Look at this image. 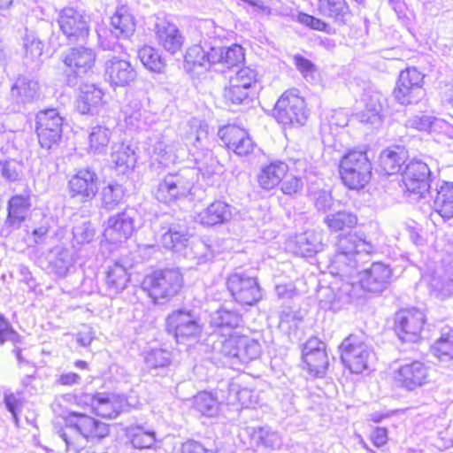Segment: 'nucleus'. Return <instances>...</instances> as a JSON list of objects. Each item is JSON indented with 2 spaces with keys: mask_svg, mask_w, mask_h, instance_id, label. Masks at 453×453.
<instances>
[{
  "mask_svg": "<svg viewBox=\"0 0 453 453\" xmlns=\"http://www.w3.org/2000/svg\"><path fill=\"white\" fill-rule=\"evenodd\" d=\"M334 250L329 270L331 274L340 278L342 283L336 293L332 288L325 290V296L328 299L319 301L321 308L337 311L342 305L360 297L363 290L380 294L388 287L392 277L388 265L377 262L372 263L369 268L359 271L362 257L374 251V245L363 234L349 233L339 235Z\"/></svg>",
  "mask_w": 453,
  "mask_h": 453,
  "instance_id": "obj_1",
  "label": "nucleus"
},
{
  "mask_svg": "<svg viewBox=\"0 0 453 453\" xmlns=\"http://www.w3.org/2000/svg\"><path fill=\"white\" fill-rule=\"evenodd\" d=\"M107 424L78 411L70 412L58 435L65 442V451L78 453L83 449V439H103L109 434Z\"/></svg>",
  "mask_w": 453,
  "mask_h": 453,
  "instance_id": "obj_2",
  "label": "nucleus"
},
{
  "mask_svg": "<svg viewBox=\"0 0 453 453\" xmlns=\"http://www.w3.org/2000/svg\"><path fill=\"white\" fill-rule=\"evenodd\" d=\"M214 349L221 356V363L234 370L259 357L260 343L246 335H231L214 345Z\"/></svg>",
  "mask_w": 453,
  "mask_h": 453,
  "instance_id": "obj_3",
  "label": "nucleus"
},
{
  "mask_svg": "<svg viewBox=\"0 0 453 453\" xmlns=\"http://www.w3.org/2000/svg\"><path fill=\"white\" fill-rule=\"evenodd\" d=\"M196 181L197 173L191 167L168 173L159 180L154 194L155 198L166 204L174 203L187 198Z\"/></svg>",
  "mask_w": 453,
  "mask_h": 453,
  "instance_id": "obj_4",
  "label": "nucleus"
},
{
  "mask_svg": "<svg viewBox=\"0 0 453 453\" xmlns=\"http://www.w3.org/2000/svg\"><path fill=\"white\" fill-rule=\"evenodd\" d=\"M342 182L350 189L364 188L372 177V164L365 151L350 150L340 162Z\"/></svg>",
  "mask_w": 453,
  "mask_h": 453,
  "instance_id": "obj_5",
  "label": "nucleus"
},
{
  "mask_svg": "<svg viewBox=\"0 0 453 453\" xmlns=\"http://www.w3.org/2000/svg\"><path fill=\"white\" fill-rule=\"evenodd\" d=\"M183 277L178 269L156 271L147 275L142 288L148 291L154 303H161L175 296L182 288Z\"/></svg>",
  "mask_w": 453,
  "mask_h": 453,
  "instance_id": "obj_6",
  "label": "nucleus"
},
{
  "mask_svg": "<svg viewBox=\"0 0 453 453\" xmlns=\"http://www.w3.org/2000/svg\"><path fill=\"white\" fill-rule=\"evenodd\" d=\"M73 397L77 405L89 408L92 413L104 418H115L127 408L124 395L111 393H81Z\"/></svg>",
  "mask_w": 453,
  "mask_h": 453,
  "instance_id": "obj_7",
  "label": "nucleus"
},
{
  "mask_svg": "<svg viewBox=\"0 0 453 453\" xmlns=\"http://www.w3.org/2000/svg\"><path fill=\"white\" fill-rule=\"evenodd\" d=\"M340 351L342 364L352 373H361L368 369L374 357L372 347L355 334H350L342 341Z\"/></svg>",
  "mask_w": 453,
  "mask_h": 453,
  "instance_id": "obj_8",
  "label": "nucleus"
},
{
  "mask_svg": "<svg viewBox=\"0 0 453 453\" xmlns=\"http://www.w3.org/2000/svg\"><path fill=\"white\" fill-rule=\"evenodd\" d=\"M275 117L283 126H303L307 120L308 112L305 102L299 91L292 88L285 91L278 99Z\"/></svg>",
  "mask_w": 453,
  "mask_h": 453,
  "instance_id": "obj_9",
  "label": "nucleus"
},
{
  "mask_svg": "<svg viewBox=\"0 0 453 453\" xmlns=\"http://www.w3.org/2000/svg\"><path fill=\"white\" fill-rule=\"evenodd\" d=\"M424 74L415 67H408L399 74L393 95L403 105L416 104L426 96Z\"/></svg>",
  "mask_w": 453,
  "mask_h": 453,
  "instance_id": "obj_10",
  "label": "nucleus"
},
{
  "mask_svg": "<svg viewBox=\"0 0 453 453\" xmlns=\"http://www.w3.org/2000/svg\"><path fill=\"white\" fill-rule=\"evenodd\" d=\"M226 287L234 300L242 305H254L262 298V289L256 276L246 271L232 273Z\"/></svg>",
  "mask_w": 453,
  "mask_h": 453,
  "instance_id": "obj_11",
  "label": "nucleus"
},
{
  "mask_svg": "<svg viewBox=\"0 0 453 453\" xmlns=\"http://www.w3.org/2000/svg\"><path fill=\"white\" fill-rule=\"evenodd\" d=\"M166 329L178 342L197 339L203 330L200 319L191 311L177 310L168 315Z\"/></svg>",
  "mask_w": 453,
  "mask_h": 453,
  "instance_id": "obj_12",
  "label": "nucleus"
},
{
  "mask_svg": "<svg viewBox=\"0 0 453 453\" xmlns=\"http://www.w3.org/2000/svg\"><path fill=\"white\" fill-rule=\"evenodd\" d=\"M63 118L56 109L41 111L36 115V133L42 148L51 150L62 137Z\"/></svg>",
  "mask_w": 453,
  "mask_h": 453,
  "instance_id": "obj_13",
  "label": "nucleus"
},
{
  "mask_svg": "<svg viewBox=\"0 0 453 453\" xmlns=\"http://www.w3.org/2000/svg\"><path fill=\"white\" fill-rule=\"evenodd\" d=\"M96 54L93 50L83 46L73 47L64 53L63 62L66 68L65 74L69 86H75L78 79L86 74L93 67Z\"/></svg>",
  "mask_w": 453,
  "mask_h": 453,
  "instance_id": "obj_14",
  "label": "nucleus"
},
{
  "mask_svg": "<svg viewBox=\"0 0 453 453\" xmlns=\"http://www.w3.org/2000/svg\"><path fill=\"white\" fill-rule=\"evenodd\" d=\"M431 170L428 165L421 160L410 161L403 172V181L406 192L413 195L415 200L424 198L430 189Z\"/></svg>",
  "mask_w": 453,
  "mask_h": 453,
  "instance_id": "obj_15",
  "label": "nucleus"
},
{
  "mask_svg": "<svg viewBox=\"0 0 453 453\" xmlns=\"http://www.w3.org/2000/svg\"><path fill=\"white\" fill-rule=\"evenodd\" d=\"M57 21L60 30L71 42L84 41L89 34V17L73 7L62 9Z\"/></svg>",
  "mask_w": 453,
  "mask_h": 453,
  "instance_id": "obj_16",
  "label": "nucleus"
},
{
  "mask_svg": "<svg viewBox=\"0 0 453 453\" xmlns=\"http://www.w3.org/2000/svg\"><path fill=\"white\" fill-rule=\"evenodd\" d=\"M393 380L398 388L413 391L428 383L429 370L420 361L402 364L394 371Z\"/></svg>",
  "mask_w": 453,
  "mask_h": 453,
  "instance_id": "obj_17",
  "label": "nucleus"
},
{
  "mask_svg": "<svg viewBox=\"0 0 453 453\" xmlns=\"http://www.w3.org/2000/svg\"><path fill=\"white\" fill-rule=\"evenodd\" d=\"M136 216V211L134 208H128L110 217L104 231V239L111 243H121L127 241L134 233Z\"/></svg>",
  "mask_w": 453,
  "mask_h": 453,
  "instance_id": "obj_18",
  "label": "nucleus"
},
{
  "mask_svg": "<svg viewBox=\"0 0 453 453\" xmlns=\"http://www.w3.org/2000/svg\"><path fill=\"white\" fill-rule=\"evenodd\" d=\"M424 323L425 315L420 310H401L395 314V331L403 342H415L419 338Z\"/></svg>",
  "mask_w": 453,
  "mask_h": 453,
  "instance_id": "obj_19",
  "label": "nucleus"
},
{
  "mask_svg": "<svg viewBox=\"0 0 453 453\" xmlns=\"http://www.w3.org/2000/svg\"><path fill=\"white\" fill-rule=\"evenodd\" d=\"M303 360L309 372L321 377L328 367V357L326 344L318 338H311L303 348Z\"/></svg>",
  "mask_w": 453,
  "mask_h": 453,
  "instance_id": "obj_20",
  "label": "nucleus"
},
{
  "mask_svg": "<svg viewBox=\"0 0 453 453\" xmlns=\"http://www.w3.org/2000/svg\"><path fill=\"white\" fill-rule=\"evenodd\" d=\"M219 137L236 155L247 156L255 149V143L243 128L237 126H226L219 128Z\"/></svg>",
  "mask_w": 453,
  "mask_h": 453,
  "instance_id": "obj_21",
  "label": "nucleus"
},
{
  "mask_svg": "<svg viewBox=\"0 0 453 453\" xmlns=\"http://www.w3.org/2000/svg\"><path fill=\"white\" fill-rule=\"evenodd\" d=\"M69 193L71 197H81L85 202L91 200L97 193V176L90 169H81L69 180Z\"/></svg>",
  "mask_w": 453,
  "mask_h": 453,
  "instance_id": "obj_22",
  "label": "nucleus"
},
{
  "mask_svg": "<svg viewBox=\"0 0 453 453\" xmlns=\"http://www.w3.org/2000/svg\"><path fill=\"white\" fill-rule=\"evenodd\" d=\"M288 249L302 257H312L324 249L323 234L316 230L298 234L288 241Z\"/></svg>",
  "mask_w": 453,
  "mask_h": 453,
  "instance_id": "obj_23",
  "label": "nucleus"
},
{
  "mask_svg": "<svg viewBox=\"0 0 453 453\" xmlns=\"http://www.w3.org/2000/svg\"><path fill=\"white\" fill-rule=\"evenodd\" d=\"M157 43L172 55L181 50L184 38L177 26L166 19H158L155 25Z\"/></svg>",
  "mask_w": 453,
  "mask_h": 453,
  "instance_id": "obj_24",
  "label": "nucleus"
},
{
  "mask_svg": "<svg viewBox=\"0 0 453 453\" xmlns=\"http://www.w3.org/2000/svg\"><path fill=\"white\" fill-rule=\"evenodd\" d=\"M104 76L111 87H125L135 79L136 72L128 61L112 57L105 62Z\"/></svg>",
  "mask_w": 453,
  "mask_h": 453,
  "instance_id": "obj_25",
  "label": "nucleus"
},
{
  "mask_svg": "<svg viewBox=\"0 0 453 453\" xmlns=\"http://www.w3.org/2000/svg\"><path fill=\"white\" fill-rule=\"evenodd\" d=\"M433 198V209L443 220L453 219V183L441 181L428 192Z\"/></svg>",
  "mask_w": 453,
  "mask_h": 453,
  "instance_id": "obj_26",
  "label": "nucleus"
},
{
  "mask_svg": "<svg viewBox=\"0 0 453 453\" xmlns=\"http://www.w3.org/2000/svg\"><path fill=\"white\" fill-rule=\"evenodd\" d=\"M31 198L28 194H20L12 196L7 204V218L5 224L13 228L20 227L27 218L31 209Z\"/></svg>",
  "mask_w": 453,
  "mask_h": 453,
  "instance_id": "obj_27",
  "label": "nucleus"
},
{
  "mask_svg": "<svg viewBox=\"0 0 453 453\" xmlns=\"http://www.w3.org/2000/svg\"><path fill=\"white\" fill-rule=\"evenodd\" d=\"M11 95L18 104H28L40 96L39 82L28 76L19 75L11 88Z\"/></svg>",
  "mask_w": 453,
  "mask_h": 453,
  "instance_id": "obj_28",
  "label": "nucleus"
},
{
  "mask_svg": "<svg viewBox=\"0 0 453 453\" xmlns=\"http://www.w3.org/2000/svg\"><path fill=\"white\" fill-rule=\"evenodd\" d=\"M318 12L321 16L331 19L338 25H345L351 16L346 0H318Z\"/></svg>",
  "mask_w": 453,
  "mask_h": 453,
  "instance_id": "obj_29",
  "label": "nucleus"
},
{
  "mask_svg": "<svg viewBox=\"0 0 453 453\" xmlns=\"http://www.w3.org/2000/svg\"><path fill=\"white\" fill-rule=\"evenodd\" d=\"M232 218V206L223 201L211 203L197 214L196 219L203 226H215L227 222Z\"/></svg>",
  "mask_w": 453,
  "mask_h": 453,
  "instance_id": "obj_30",
  "label": "nucleus"
},
{
  "mask_svg": "<svg viewBox=\"0 0 453 453\" xmlns=\"http://www.w3.org/2000/svg\"><path fill=\"white\" fill-rule=\"evenodd\" d=\"M103 91L94 84H84L81 87L76 100V107L81 114H93L103 103Z\"/></svg>",
  "mask_w": 453,
  "mask_h": 453,
  "instance_id": "obj_31",
  "label": "nucleus"
},
{
  "mask_svg": "<svg viewBox=\"0 0 453 453\" xmlns=\"http://www.w3.org/2000/svg\"><path fill=\"white\" fill-rule=\"evenodd\" d=\"M160 242L167 250L182 251L188 245V233L185 226L170 225L161 228Z\"/></svg>",
  "mask_w": 453,
  "mask_h": 453,
  "instance_id": "obj_32",
  "label": "nucleus"
},
{
  "mask_svg": "<svg viewBox=\"0 0 453 453\" xmlns=\"http://www.w3.org/2000/svg\"><path fill=\"white\" fill-rule=\"evenodd\" d=\"M122 111L125 121L128 126L139 128L142 125L150 123V112L144 109L142 100L138 97H127V102Z\"/></svg>",
  "mask_w": 453,
  "mask_h": 453,
  "instance_id": "obj_33",
  "label": "nucleus"
},
{
  "mask_svg": "<svg viewBox=\"0 0 453 453\" xmlns=\"http://www.w3.org/2000/svg\"><path fill=\"white\" fill-rule=\"evenodd\" d=\"M288 171L285 162L274 161L261 168L257 175L259 186L264 189H272L280 183Z\"/></svg>",
  "mask_w": 453,
  "mask_h": 453,
  "instance_id": "obj_34",
  "label": "nucleus"
},
{
  "mask_svg": "<svg viewBox=\"0 0 453 453\" xmlns=\"http://www.w3.org/2000/svg\"><path fill=\"white\" fill-rule=\"evenodd\" d=\"M111 34L117 38H128L135 29V23L133 15L127 8H119L111 18Z\"/></svg>",
  "mask_w": 453,
  "mask_h": 453,
  "instance_id": "obj_35",
  "label": "nucleus"
},
{
  "mask_svg": "<svg viewBox=\"0 0 453 453\" xmlns=\"http://www.w3.org/2000/svg\"><path fill=\"white\" fill-rule=\"evenodd\" d=\"M127 282V273L122 265L114 263L111 266H109L105 279L109 296L112 297L123 291Z\"/></svg>",
  "mask_w": 453,
  "mask_h": 453,
  "instance_id": "obj_36",
  "label": "nucleus"
},
{
  "mask_svg": "<svg viewBox=\"0 0 453 453\" xmlns=\"http://www.w3.org/2000/svg\"><path fill=\"white\" fill-rule=\"evenodd\" d=\"M111 137V131L104 125L90 127L88 133V151L93 154H104Z\"/></svg>",
  "mask_w": 453,
  "mask_h": 453,
  "instance_id": "obj_37",
  "label": "nucleus"
},
{
  "mask_svg": "<svg viewBox=\"0 0 453 453\" xmlns=\"http://www.w3.org/2000/svg\"><path fill=\"white\" fill-rule=\"evenodd\" d=\"M242 322V318L239 312L226 308H220L210 316L211 326L220 329L232 330L241 326Z\"/></svg>",
  "mask_w": 453,
  "mask_h": 453,
  "instance_id": "obj_38",
  "label": "nucleus"
},
{
  "mask_svg": "<svg viewBox=\"0 0 453 453\" xmlns=\"http://www.w3.org/2000/svg\"><path fill=\"white\" fill-rule=\"evenodd\" d=\"M127 435L134 448L143 449H150L156 443V433L142 426H130L127 428Z\"/></svg>",
  "mask_w": 453,
  "mask_h": 453,
  "instance_id": "obj_39",
  "label": "nucleus"
},
{
  "mask_svg": "<svg viewBox=\"0 0 453 453\" xmlns=\"http://www.w3.org/2000/svg\"><path fill=\"white\" fill-rule=\"evenodd\" d=\"M431 294L439 299L453 295V272H436L429 282Z\"/></svg>",
  "mask_w": 453,
  "mask_h": 453,
  "instance_id": "obj_40",
  "label": "nucleus"
},
{
  "mask_svg": "<svg viewBox=\"0 0 453 453\" xmlns=\"http://www.w3.org/2000/svg\"><path fill=\"white\" fill-rule=\"evenodd\" d=\"M111 158L115 166L123 173L128 169H132L136 163L134 152L124 143H117L112 146Z\"/></svg>",
  "mask_w": 453,
  "mask_h": 453,
  "instance_id": "obj_41",
  "label": "nucleus"
},
{
  "mask_svg": "<svg viewBox=\"0 0 453 453\" xmlns=\"http://www.w3.org/2000/svg\"><path fill=\"white\" fill-rule=\"evenodd\" d=\"M434 356L440 361L447 362L453 359V329L443 328L441 337L432 347Z\"/></svg>",
  "mask_w": 453,
  "mask_h": 453,
  "instance_id": "obj_42",
  "label": "nucleus"
},
{
  "mask_svg": "<svg viewBox=\"0 0 453 453\" xmlns=\"http://www.w3.org/2000/svg\"><path fill=\"white\" fill-rule=\"evenodd\" d=\"M73 257L70 251L65 248H56L51 251L50 266L58 277H64L73 265Z\"/></svg>",
  "mask_w": 453,
  "mask_h": 453,
  "instance_id": "obj_43",
  "label": "nucleus"
},
{
  "mask_svg": "<svg viewBox=\"0 0 453 453\" xmlns=\"http://www.w3.org/2000/svg\"><path fill=\"white\" fill-rule=\"evenodd\" d=\"M324 222L331 231L337 232L345 228H352L357 223V216L348 211H339L329 213L324 219Z\"/></svg>",
  "mask_w": 453,
  "mask_h": 453,
  "instance_id": "obj_44",
  "label": "nucleus"
},
{
  "mask_svg": "<svg viewBox=\"0 0 453 453\" xmlns=\"http://www.w3.org/2000/svg\"><path fill=\"white\" fill-rule=\"evenodd\" d=\"M193 406L196 411L206 417H214L219 411V402L211 393L200 392L194 397Z\"/></svg>",
  "mask_w": 453,
  "mask_h": 453,
  "instance_id": "obj_45",
  "label": "nucleus"
},
{
  "mask_svg": "<svg viewBox=\"0 0 453 453\" xmlns=\"http://www.w3.org/2000/svg\"><path fill=\"white\" fill-rule=\"evenodd\" d=\"M138 58L142 65L154 73H162L165 67L164 59L158 51L150 46H144L138 50Z\"/></svg>",
  "mask_w": 453,
  "mask_h": 453,
  "instance_id": "obj_46",
  "label": "nucleus"
},
{
  "mask_svg": "<svg viewBox=\"0 0 453 453\" xmlns=\"http://www.w3.org/2000/svg\"><path fill=\"white\" fill-rule=\"evenodd\" d=\"M399 148L383 150L380 156V166L385 174L391 175L400 171L403 163Z\"/></svg>",
  "mask_w": 453,
  "mask_h": 453,
  "instance_id": "obj_47",
  "label": "nucleus"
},
{
  "mask_svg": "<svg viewBox=\"0 0 453 453\" xmlns=\"http://www.w3.org/2000/svg\"><path fill=\"white\" fill-rule=\"evenodd\" d=\"M125 189L119 183H111L104 187L101 191L102 203L107 210L114 209L123 199Z\"/></svg>",
  "mask_w": 453,
  "mask_h": 453,
  "instance_id": "obj_48",
  "label": "nucleus"
},
{
  "mask_svg": "<svg viewBox=\"0 0 453 453\" xmlns=\"http://www.w3.org/2000/svg\"><path fill=\"white\" fill-rule=\"evenodd\" d=\"M173 145L165 144L164 141H157L151 148V157L164 165L173 164L178 157L173 151Z\"/></svg>",
  "mask_w": 453,
  "mask_h": 453,
  "instance_id": "obj_49",
  "label": "nucleus"
},
{
  "mask_svg": "<svg viewBox=\"0 0 453 453\" xmlns=\"http://www.w3.org/2000/svg\"><path fill=\"white\" fill-rule=\"evenodd\" d=\"M144 361L150 372L156 371L170 365L171 354L165 349H153L147 352Z\"/></svg>",
  "mask_w": 453,
  "mask_h": 453,
  "instance_id": "obj_50",
  "label": "nucleus"
},
{
  "mask_svg": "<svg viewBox=\"0 0 453 453\" xmlns=\"http://www.w3.org/2000/svg\"><path fill=\"white\" fill-rule=\"evenodd\" d=\"M257 81V73L250 67H242L238 70L229 81L237 85L250 93V89Z\"/></svg>",
  "mask_w": 453,
  "mask_h": 453,
  "instance_id": "obj_51",
  "label": "nucleus"
},
{
  "mask_svg": "<svg viewBox=\"0 0 453 453\" xmlns=\"http://www.w3.org/2000/svg\"><path fill=\"white\" fill-rule=\"evenodd\" d=\"M291 18L293 20L316 31L327 33L330 29L329 24L321 19L303 12H299L296 15H292Z\"/></svg>",
  "mask_w": 453,
  "mask_h": 453,
  "instance_id": "obj_52",
  "label": "nucleus"
},
{
  "mask_svg": "<svg viewBox=\"0 0 453 453\" xmlns=\"http://www.w3.org/2000/svg\"><path fill=\"white\" fill-rule=\"evenodd\" d=\"M196 166L192 167L197 173H200L203 177L211 176L216 170L218 161L213 157L211 151H206L203 154V157L196 158Z\"/></svg>",
  "mask_w": 453,
  "mask_h": 453,
  "instance_id": "obj_53",
  "label": "nucleus"
},
{
  "mask_svg": "<svg viewBox=\"0 0 453 453\" xmlns=\"http://www.w3.org/2000/svg\"><path fill=\"white\" fill-rule=\"evenodd\" d=\"M244 60V52L242 46L233 44L230 47H224L223 65L230 68L235 66Z\"/></svg>",
  "mask_w": 453,
  "mask_h": 453,
  "instance_id": "obj_54",
  "label": "nucleus"
},
{
  "mask_svg": "<svg viewBox=\"0 0 453 453\" xmlns=\"http://www.w3.org/2000/svg\"><path fill=\"white\" fill-rule=\"evenodd\" d=\"M26 54L32 59L42 56L43 50L42 42L34 33H27L24 39Z\"/></svg>",
  "mask_w": 453,
  "mask_h": 453,
  "instance_id": "obj_55",
  "label": "nucleus"
},
{
  "mask_svg": "<svg viewBox=\"0 0 453 453\" xmlns=\"http://www.w3.org/2000/svg\"><path fill=\"white\" fill-rule=\"evenodd\" d=\"M207 50L201 44H196L190 47L186 55L185 59L187 63L192 64L193 65L205 66Z\"/></svg>",
  "mask_w": 453,
  "mask_h": 453,
  "instance_id": "obj_56",
  "label": "nucleus"
},
{
  "mask_svg": "<svg viewBox=\"0 0 453 453\" xmlns=\"http://www.w3.org/2000/svg\"><path fill=\"white\" fill-rule=\"evenodd\" d=\"M95 233L90 222H84L73 229V239L78 244L89 243L94 239Z\"/></svg>",
  "mask_w": 453,
  "mask_h": 453,
  "instance_id": "obj_57",
  "label": "nucleus"
},
{
  "mask_svg": "<svg viewBox=\"0 0 453 453\" xmlns=\"http://www.w3.org/2000/svg\"><path fill=\"white\" fill-rule=\"evenodd\" d=\"M259 441L266 448L273 449H279L282 444L279 433L270 428H260L258 431Z\"/></svg>",
  "mask_w": 453,
  "mask_h": 453,
  "instance_id": "obj_58",
  "label": "nucleus"
},
{
  "mask_svg": "<svg viewBox=\"0 0 453 453\" xmlns=\"http://www.w3.org/2000/svg\"><path fill=\"white\" fill-rule=\"evenodd\" d=\"M250 93L247 90L234 85L229 81V86L224 90V97L227 102L234 104H241L249 99Z\"/></svg>",
  "mask_w": 453,
  "mask_h": 453,
  "instance_id": "obj_59",
  "label": "nucleus"
},
{
  "mask_svg": "<svg viewBox=\"0 0 453 453\" xmlns=\"http://www.w3.org/2000/svg\"><path fill=\"white\" fill-rule=\"evenodd\" d=\"M437 121V119L429 115H416L410 118L406 121V127L413 128L418 131H428L434 123Z\"/></svg>",
  "mask_w": 453,
  "mask_h": 453,
  "instance_id": "obj_60",
  "label": "nucleus"
},
{
  "mask_svg": "<svg viewBox=\"0 0 453 453\" xmlns=\"http://www.w3.org/2000/svg\"><path fill=\"white\" fill-rule=\"evenodd\" d=\"M175 453H216L213 449H206L201 442L195 440H188L181 443Z\"/></svg>",
  "mask_w": 453,
  "mask_h": 453,
  "instance_id": "obj_61",
  "label": "nucleus"
},
{
  "mask_svg": "<svg viewBox=\"0 0 453 453\" xmlns=\"http://www.w3.org/2000/svg\"><path fill=\"white\" fill-rule=\"evenodd\" d=\"M314 204L319 211H325L332 204V196L326 190H318L311 194Z\"/></svg>",
  "mask_w": 453,
  "mask_h": 453,
  "instance_id": "obj_62",
  "label": "nucleus"
},
{
  "mask_svg": "<svg viewBox=\"0 0 453 453\" xmlns=\"http://www.w3.org/2000/svg\"><path fill=\"white\" fill-rule=\"evenodd\" d=\"M18 337V334L11 327L8 321L0 315V344L7 341L15 342Z\"/></svg>",
  "mask_w": 453,
  "mask_h": 453,
  "instance_id": "obj_63",
  "label": "nucleus"
},
{
  "mask_svg": "<svg viewBox=\"0 0 453 453\" xmlns=\"http://www.w3.org/2000/svg\"><path fill=\"white\" fill-rule=\"evenodd\" d=\"M294 61L298 71H300L305 78L314 73L315 65L303 56H295Z\"/></svg>",
  "mask_w": 453,
  "mask_h": 453,
  "instance_id": "obj_64",
  "label": "nucleus"
}]
</instances>
